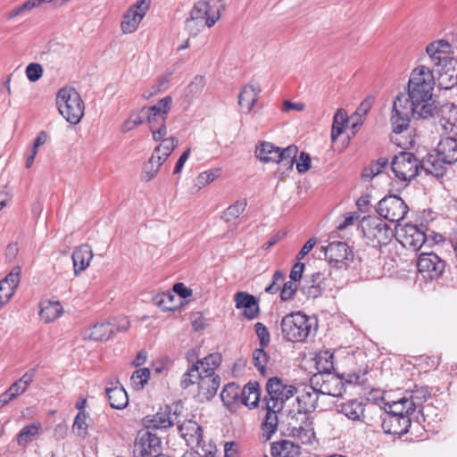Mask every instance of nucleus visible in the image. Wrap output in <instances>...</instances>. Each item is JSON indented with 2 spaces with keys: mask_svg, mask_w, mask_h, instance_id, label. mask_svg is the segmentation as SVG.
Here are the masks:
<instances>
[{
  "mask_svg": "<svg viewBox=\"0 0 457 457\" xmlns=\"http://www.w3.org/2000/svg\"><path fill=\"white\" fill-rule=\"evenodd\" d=\"M435 86L433 71L425 65L416 67L410 77L407 94L400 93L395 100V110L401 112L406 122L411 121V117L418 119H428L434 116V102L432 92ZM397 125L396 129H401Z\"/></svg>",
  "mask_w": 457,
  "mask_h": 457,
  "instance_id": "f257e3e1",
  "label": "nucleus"
},
{
  "mask_svg": "<svg viewBox=\"0 0 457 457\" xmlns=\"http://www.w3.org/2000/svg\"><path fill=\"white\" fill-rule=\"evenodd\" d=\"M318 387L315 385L312 386L308 390H305L301 395L296 398L298 403V412L296 417L293 415L289 426L292 427V434L300 439L303 437H310V433L312 432V421L310 420L309 414L312 412L318 405Z\"/></svg>",
  "mask_w": 457,
  "mask_h": 457,
  "instance_id": "f03ea898",
  "label": "nucleus"
},
{
  "mask_svg": "<svg viewBox=\"0 0 457 457\" xmlns=\"http://www.w3.org/2000/svg\"><path fill=\"white\" fill-rule=\"evenodd\" d=\"M403 404L398 400L385 403L386 412L381 428L386 434L402 436L408 432L412 413L407 412Z\"/></svg>",
  "mask_w": 457,
  "mask_h": 457,
  "instance_id": "7ed1b4c3",
  "label": "nucleus"
},
{
  "mask_svg": "<svg viewBox=\"0 0 457 457\" xmlns=\"http://www.w3.org/2000/svg\"><path fill=\"white\" fill-rule=\"evenodd\" d=\"M56 104L61 115L71 124H78L84 115V102L79 93L72 87L61 88L56 96Z\"/></svg>",
  "mask_w": 457,
  "mask_h": 457,
  "instance_id": "20e7f679",
  "label": "nucleus"
},
{
  "mask_svg": "<svg viewBox=\"0 0 457 457\" xmlns=\"http://www.w3.org/2000/svg\"><path fill=\"white\" fill-rule=\"evenodd\" d=\"M312 320L302 312H291L280 321L282 337L288 342H303L311 333Z\"/></svg>",
  "mask_w": 457,
  "mask_h": 457,
  "instance_id": "39448f33",
  "label": "nucleus"
},
{
  "mask_svg": "<svg viewBox=\"0 0 457 457\" xmlns=\"http://www.w3.org/2000/svg\"><path fill=\"white\" fill-rule=\"evenodd\" d=\"M391 169L395 178L403 182H409L414 179L419 174L420 169L425 170L428 173H433L411 152H400L396 154L392 160Z\"/></svg>",
  "mask_w": 457,
  "mask_h": 457,
  "instance_id": "423d86ee",
  "label": "nucleus"
},
{
  "mask_svg": "<svg viewBox=\"0 0 457 457\" xmlns=\"http://www.w3.org/2000/svg\"><path fill=\"white\" fill-rule=\"evenodd\" d=\"M361 228L370 242L378 245H386L395 236L393 229L378 216H365L361 220Z\"/></svg>",
  "mask_w": 457,
  "mask_h": 457,
  "instance_id": "0eeeda50",
  "label": "nucleus"
},
{
  "mask_svg": "<svg viewBox=\"0 0 457 457\" xmlns=\"http://www.w3.org/2000/svg\"><path fill=\"white\" fill-rule=\"evenodd\" d=\"M266 391L269 398L265 397V403L272 405V408L283 409L285 403L293 397L297 389L293 385L285 384L284 381L273 377L267 381Z\"/></svg>",
  "mask_w": 457,
  "mask_h": 457,
  "instance_id": "6e6552de",
  "label": "nucleus"
},
{
  "mask_svg": "<svg viewBox=\"0 0 457 457\" xmlns=\"http://www.w3.org/2000/svg\"><path fill=\"white\" fill-rule=\"evenodd\" d=\"M409 208L404 201L395 195L383 197L376 206V212L379 217L390 222H399L406 216Z\"/></svg>",
  "mask_w": 457,
  "mask_h": 457,
  "instance_id": "1a4fd4ad",
  "label": "nucleus"
},
{
  "mask_svg": "<svg viewBox=\"0 0 457 457\" xmlns=\"http://www.w3.org/2000/svg\"><path fill=\"white\" fill-rule=\"evenodd\" d=\"M322 249L333 268L346 270L353 261V249L345 242L333 241L327 246H322Z\"/></svg>",
  "mask_w": 457,
  "mask_h": 457,
  "instance_id": "9d476101",
  "label": "nucleus"
},
{
  "mask_svg": "<svg viewBox=\"0 0 457 457\" xmlns=\"http://www.w3.org/2000/svg\"><path fill=\"white\" fill-rule=\"evenodd\" d=\"M162 442L159 436L149 430L138 432L133 449L135 457H157L161 455Z\"/></svg>",
  "mask_w": 457,
  "mask_h": 457,
  "instance_id": "9b49d317",
  "label": "nucleus"
},
{
  "mask_svg": "<svg viewBox=\"0 0 457 457\" xmlns=\"http://www.w3.org/2000/svg\"><path fill=\"white\" fill-rule=\"evenodd\" d=\"M417 267L425 278L434 280L443 277L446 262L435 253H422L418 258Z\"/></svg>",
  "mask_w": 457,
  "mask_h": 457,
  "instance_id": "f8f14e48",
  "label": "nucleus"
},
{
  "mask_svg": "<svg viewBox=\"0 0 457 457\" xmlns=\"http://www.w3.org/2000/svg\"><path fill=\"white\" fill-rule=\"evenodd\" d=\"M151 3L152 0H138L124 12L120 22L123 33L130 34L137 29L138 25L149 11Z\"/></svg>",
  "mask_w": 457,
  "mask_h": 457,
  "instance_id": "ddd939ff",
  "label": "nucleus"
},
{
  "mask_svg": "<svg viewBox=\"0 0 457 457\" xmlns=\"http://www.w3.org/2000/svg\"><path fill=\"white\" fill-rule=\"evenodd\" d=\"M311 382L322 395L339 397L345 392L344 378L338 374L313 375Z\"/></svg>",
  "mask_w": 457,
  "mask_h": 457,
  "instance_id": "4468645a",
  "label": "nucleus"
},
{
  "mask_svg": "<svg viewBox=\"0 0 457 457\" xmlns=\"http://www.w3.org/2000/svg\"><path fill=\"white\" fill-rule=\"evenodd\" d=\"M399 241L404 247H409L417 251L427 241L428 236L421 227L411 223L405 224L399 232Z\"/></svg>",
  "mask_w": 457,
  "mask_h": 457,
  "instance_id": "2eb2a0df",
  "label": "nucleus"
},
{
  "mask_svg": "<svg viewBox=\"0 0 457 457\" xmlns=\"http://www.w3.org/2000/svg\"><path fill=\"white\" fill-rule=\"evenodd\" d=\"M443 130L449 135L457 136V106L453 104H445L435 106L434 116Z\"/></svg>",
  "mask_w": 457,
  "mask_h": 457,
  "instance_id": "dca6fc26",
  "label": "nucleus"
},
{
  "mask_svg": "<svg viewBox=\"0 0 457 457\" xmlns=\"http://www.w3.org/2000/svg\"><path fill=\"white\" fill-rule=\"evenodd\" d=\"M451 45L445 40H438L428 44L426 52L431 62L437 68L449 64H456L457 62L450 56Z\"/></svg>",
  "mask_w": 457,
  "mask_h": 457,
  "instance_id": "f3484780",
  "label": "nucleus"
},
{
  "mask_svg": "<svg viewBox=\"0 0 457 457\" xmlns=\"http://www.w3.org/2000/svg\"><path fill=\"white\" fill-rule=\"evenodd\" d=\"M430 397V392L427 386H415L411 391H406L404 395L398 399L403 403L406 411L413 414L417 408H421L423 403Z\"/></svg>",
  "mask_w": 457,
  "mask_h": 457,
  "instance_id": "a211bd4d",
  "label": "nucleus"
},
{
  "mask_svg": "<svg viewBox=\"0 0 457 457\" xmlns=\"http://www.w3.org/2000/svg\"><path fill=\"white\" fill-rule=\"evenodd\" d=\"M179 404H175L174 406L165 405L164 408H162L161 411L149 420L150 424L148 428L162 429L170 428L174 424L179 423Z\"/></svg>",
  "mask_w": 457,
  "mask_h": 457,
  "instance_id": "6ab92c4d",
  "label": "nucleus"
},
{
  "mask_svg": "<svg viewBox=\"0 0 457 457\" xmlns=\"http://www.w3.org/2000/svg\"><path fill=\"white\" fill-rule=\"evenodd\" d=\"M220 384V378L218 375L201 373L197 394L200 401H210L216 395Z\"/></svg>",
  "mask_w": 457,
  "mask_h": 457,
  "instance_id": "aec40b11",
  "label": "nucleus"
},
{
  "mask_svg": "<svg viewBox=\"0 0 457 457\" xmlns=\"http://www.w3.org/2000/svg\"><path fill=\"white\" fill-rule=\"evenodd\" d=\"M210 4L206 1H199L195 3L190 11V16L187 19L186 23L189 24L191 21H201L211 28L220 18V12L217 11L216 16H210Z\"/></svg>",
  "mask_w": 457,
  "mask_h": 457,
  "instance_id": "412c9836",
  "label": "nucleus"
},
{
  "mask_svg": "<svg viewBox=\"0 0 457 457\" xmlns=\"http://www.w3.org/2000/svg\"><path fill=\"white\" fill-rule=\"evenodd\" d=\"M457 136L441 138L436 146L438 159L447 164L457 162Z\"/></svg>",
  "mask_w": 457,
  "mask_h": 457,
  "instance_id": "4be33fe9",
  "label": "nucleus"
},
{
  "mask_svg": "<svg viewBox=\"0 0 457 457\" xmlns=\"http://www.w3.org/2000/svg\"><path fill=\"white\" fill-rule=\"evenodd\" d=\"M178 430L188 445L198 446L203 441V429L200 425L191 420L177 423Z\"/></svg>",
  "mask_w": 457,
  "mask_h": 457,
  "instance_id": "5701e85b",
  "label": "nucleus"
},
{
  "mask_svg": "<svg viewBox=\"0 0 457 457\" xmlns=\"http://www.w3.org/2000/svg\"><path fill=\"white\" fill-rule=\"evenodd\" d=\"M237 309H245L244 316L249 320L255 319L259 312L258 300L253 295L246 292H238L235 295Z\"/></svg>",
  "mask_w": 457,
  "mask_h": 457,
  "instance_id": "b1692460",
  "label": "nucleus"
},
{
  "mask_svg": "<svg viewBox=\"0 0 457 457\" xmlns=\"http://www.w3.org/2000/svg\"><path fill=\"white\" fill-rule=\"evenodd\" d=\"M325 275L322 272H314L304 280L302 292L308 298L315 299L322 295L326 289Z\"/></svg>",
  "mask_w": 457,
  "mask_h": 457,
  "instance_id": "393cba45",
  "label": "nucleus"
},
{
  "mask_svg": "<svg viewBox=\"0 0 457 457\" xmlns=\"http://www.w3.org/2000/svg\"><path fill=\"white\" fill-rule=\"evenodd\" d=\"M264 409L266 411L263 421L262 423V437L268 441L276 433L278 429L279 413L283 409L272 408V405L269 403H265Z\"/></svg>",
  "mask_w": 457,
  "mask_h": 457,
  "instance_id": "a878e982",
  "label": "nucleus"
},
{
  "mask_svg": "<svg viewBox=\"0 0 457 457\" xmlns=\"http://www.w3.org/2000/svg\"><path fill=\"white\" fill-rule=\"evenodd\" d=\"M261 88L258 84L245 85L238 96V104L245 113H249L257 103Z\"/></svg>",
  "mask_w": 457,
  "mask_h": 457,
  "instance_id": "bb28decb",
  "label": "nucleus"
},
{
  "mask_svg": "<svg viewBox=\"0 0 457 457\" xmlns=\"http://www.w3.org/2000/svg\"><path fill=\"white\" fill-rule=\"evenodd\" d=\"M72 262L74 268V274L78 275L79 272L85 270L89 265L93 258L91 246L87 244H82L76 247L72 253Z\"/></svg>",
  "mask_w": 457,
  "mask_h": 457,
  "instance_id": "cd10ccee",
  "label": "nucleus"
},
{
  "mask_svg": "<svg viewBox=\"0 0 457 457\" xmlns=\"http://www.w3.org/2000/svg\"><path fill=\"white\" fill-rule=\"evenodd\" d=\"M255 156L263 163H278L279 147L270 142L262 141L255 147Z\"/></svg>",
  "mask_w": 457,
  "mask_h": 457,
  "instance_id": "c85d7f7f",
  "label": "nucleus"
},
{
  "mask_svg": "<svg viewBox=\"0 0 457 457\" xmlns=\"http://www.w3.org/2000/svg\"><path fill=\"white\" fill-rule=\"evenodd\" d=\"M366 403L357 399L348 400L339 405V411L353 421L363 420V411Z\"/></svg>",
  "mask_w": 457,
  "mask_h": 457,
  "instance_id": "c756f323",
  "label": "nucleus"
},
{
  "mask_svg": "<svg viewBox=\"0 0 457 457\" xmlns=\"http://www.w3.org/2000/svg\"><path fill=\"white\" fill-rule=\"evenodd\" d=\"M386 410L374 403L367 402L363 411V420L361 422L370 427L380 426L385 415Z\"/></svg>",
  "mask_w": 457,
  "mask_h": 457,
  "instance_id": "7c9ffc66",
  "label": "nucleus"
},
{
  "mask_svg": "<svg viewBox=\"0 0 457 457\" xmlns=\"http://www.w3.org/2000/svg\"><path fill=\"white\" fill-rule=\"evenodd\" d=\"M114 326L115 323L112 322L111 320L96 323L90 328L87 337L94 341H106L114 335Z\"/></svg>",
  "mask_w": 457,
  "mask_h": 457,
  "instance_id": "2f4dec72",
  "label": "nucleus"
},
{
  "mask_svg": "<svg viewBox=\"0 0 457 457\" xmlns=\"http://www.w3.org/2000/svg\"><path fill=\"white\" fill-rule=\"evenodd\" d=\"M105 394L112 409L121 410L129 403L127 392L121 386L107 387Z\"/></svg>",
  "mask_w": 457,
  "mask_h": 457,
  "instance_id": "473e14b6",
  "label": "nucleus"
},
{
  "mask_svg": "<svg viewBox=\"0 0 457 457\" xmlns=\"http://www.w3.org/2000/svg\"><path fill=\"white\" fill-rule=\"evenodd\" d=\"M300 447L289 440H281L270 445V453L273 457H295L299 454Z\"/></svg>",
  "mask_w": 457,
  "mask_h": 457,
  "instance_id": "72a5a7b5",
  "label": "nucleus"
},
{
  "mask_svg": "<svg viewBox=\"0 0 457 457\" xmlns=\"http://www.w3.org/2000/svg\"><path fill=\"white\" fill-rule=\"evenodd\" d=\"M438 86L445 89H450L457 84V69L455 64H447L437 69Z\"/></svg>",
  "mask_w": 457,
  "mask_h": 457,
  "instance_id": "f704fd0d",
  "label": "nucleus"
},
{
  "mask_svg": "<svg viewBox=\"0 0 457 457\" xmlns=\"http://www.w3.org/2000/svg\"><path fill=\"white\" fill-rule=\"evenodd\" d=\"M261 397L260 384L257 381H249L243 387V404L254 408L258 405Z\"/></svg>",
  "mask_w": 457,
  "mask_h": 457,
  "instance_id": "c9c22d12",
  "label": "nucleus"
},
{
  "mask_svg": "<svg viewBox=\"0 0 457 457\" xmlns=\"http://www.w3.org/2000/svg\"><path fill=\"white\" fill-rule=\"evenodd\" d=\"M36 373V368H32L26 371L20 379L10 386L8 388L9 392L12 393L15 398L23 394L33 382Z\"/></svg>",
  "mask_w": 457,
  "mask_h": 457,
  "instance_id": "e433bc0d",
  "label": "nucleus"
},
{
  "mask_svg": "<svg viewBox=\"0 0 457 457\" xmlns=\"http://www.w3.org/2000/svg\"><path fill=\"white\" fill-rule=\"evenodd\" d=\"M221 361V354L213 353L197 361L195 364L199 366L201 373L215 374V370L220 365Z\"/></svg>",
  "mask_w": 457,
  "mask_h": 457,
  "instance_id": "4c0bfd02",
  "label": "nucleus"
},
{
  "mask_svg": "<svg viewBox=\"0 0 457 457\" xmlns=\"http://www.w3.org/2000/svg\"><path fill=\"white\" fill-rule=\"evenodd\" d=\"M178 145V139L174 137L163 138L162 143L155 147L153 154L162 162H164Z\"/></svg>",
  "mask_w": 457,
  "mask_h": 457,
  "instance_id": "58836bf2",
  "label": "nucleus"
},
{
  "mask_svg": "<svg viewBox=\"0 0 457 457\" xmlns=\"http://www.w3.org/2000/svg\"><path fill=\"white\" fill-rule=\"evenodd\" d=\"M348 123V115L345 109H338L333 118L331 129V140L335 142L337 138L343 133Z\"/></svg>",
  "mask_w": 457,
  "mask_h": 457,
  "instance_id": "ea45409f",
  "label": "nucleus"
},
{
  "mask_svg": "<svg viewBox=\"0 0 457 457\" xmlns=\"http://www.w3.org/2000/svg\"><path fill=\"white\" fill-rule=\"evenodd\" d=\"M62 310L59 302L48 301L41 304L39 315L46 322H51L60 316Z\"/></svg>",
  "mask_w": 457,
  "mask_h": 457,
  "instance_id": "a19ab883",
  "label": "nucleus"
},
{
  "mask_svg": "<svg viewBox=\"0 0 457 457\" xmlns=\"http://www.w3.org/2000/svg\"><path fill=\"white\" fill-rule=\"evenodd\" d=\"M333 353H330L328 351L320 353L316 358V368L318 370V373L316 375L333 373Z\"/></svg>",
  "mask_w": 457,
  "mask_h": 457,
  "instance_id": "79ce46f5",
  "label": "nucleus"
},
{
  "mask_svg": "<svg viewBox=\"0 0 457 457\" xmlns=\"http://www.w3.org/2000/svg\"><path fill=\"white\" fill-rule=\"evenodd\" d=\"M162 163L156 158L155 154H152L151 158L144 165L141 179L145 182L152 180L158 173Z\"/></svg>",
  "mask_w": 457,
  "mask_h": 457,
  "instance_id": "37998d69",
  "label": "nucleus"
},
{
  "mask_svg": "<svg viewBox=\"0 0 457 457\" xmlns=\"http://www.w3.org/2000/svg\"><path fill=\"white\" fill-rule=\"evenodd\" d=\"M374 104L373 96H367L358 106L354 113L352 115V119L355 120L353 124V128L356 129L357 125H361L363 122L362 118L367 115V113L371 109Z\"/></svg>",
  "mask_w": 457,
  "mask_h": 457,
  "instance_id": "c03bdc74",
  "label": "nucleus"
},
{
  "mask_svg": "<svg viewBox=\"0 0 457 457\" xmlns=\"http://www.w3.org/2000/svg\"><path fill=\"white\" fill-rule=\"evenodd\" d=\"M247 205L246 199L237 200L229 205L222 213L221 219L229 222L237 218L245 211Z\"/></svg>",
  "mask_w": 457,
  "mask_h": 457,
  "instance_id": "a18cd8bd",
  "label": "nucleus"
},
{
  "mask_svg": "<svg viewBox=\"0 0 457 457\" xmlns=\"http://www.w3.org/2000/svg\"><path fill=\"white\" fill-rule=\"evenodd\" d=\"M205 86V79L204 76L197 75L186 88V97L190 101L197 97Z\"/></svg>",
  "mask_w": 457,
  "mask_h": 457,
  "instance_id": "49530a36",
  "label": "nucleus"
},
{
  "mask_svg": "<svg viewBox=\"0 0 457 457\" xmlns=\"http://www.w3.org/2000/svg\"><path fill=\"white\" fill-rule=\"evenodd\" d=\"M150 378V370L148 368H142L135 370L130 378L133 388L136 390H142L147 384Z\"/></svg>",
  "mask_w": 457,
  "mask_h": 457,
  "instance_id": "de8ad7c7",
  "label": "nucleus"
},
{
  "mask_svg": "<svg viewBox=\"0 0 457 457\" xmlns=\"http://www.w3.org/2000/svg\"><path fill=\"white\" fill-rule=\"evenodd\" d=\"M45 2L44 0H27L22 4L17 6L9 12L6 15L8 20H12L17 16L24 15L27 12H30L33 8H36Z\"/></svg>",
  "mask_w": 457,
  "mask_h": 457,
  "instance_id": "09e8293b",
  "label": "nucleus"
},
{
  "mask_svg": "<svg viewBox=\"0 0 457 457\" xmlns=\"http://www.w3.org/2000/svg\"><path fill=\"white\" fill-rule=\"evenodd\" d=\"M201 371L199 370V366L195 363H193L190 368L184 373L182 380L180 382V386L183 389H187L190 386L194 385L195 382L198 383L200 380Z\"/></svg>",
  "mask_w": 457,
  "mask_h": 457,
  "instance_id": "8fccbe9b",
  "label": "nucleus"
},
{
  "mask_svg": "<svg viewBox=\"0 0 457 457\" xmlns=\"http://www.w3.org/2000/svg\"><path fill=\"white\" fill-rule=\"evenodd\" d=\"M269 358V355L262 347L255 349L253 352V365L262 376H266V365L268 363Z\"/></svg>",
  "mask_w": 457,
  "mask_h": 457,
  "instance_id": "3c124183",
  "label": "nucleus"
},
{
  "mask_svg": "<svg viewBox=\"0 0 457 457\" xmlns=\"http://www.w3.org/2000/svg\"><path fill=\"white\" fill-rule=\"evenodd\" d=\"M297 153L298 148L295 145H290L286 148L279 147V162H285V165H287L289 169H292Z\"/></svg>",
  "mask_w": 457,
  "mask_h": 457,
  "instance_id": "603ef678",
  "label": "nucleus"
},
{
  "mask_svg": "<svg viewBox=\"0 0 457 457\" xmlns=\"http://www.w3.org/2000/svg\"><path fill=\"white\" fill-rule=\"evenodd\" d=\"M141 113L145 116L150 127H152L154 124L158 125L161 122H164L167 119V116H162V114L159 112V110L155 109V107L145 106L141 109Z\"/></svg>",
  "mask_w": 457,
  "mask_h": 457,
  "instance_id": "864d4df0",
  "label": "nucleus"
},
{
  "mask_svg": "<svg viewBox=\"0 0 457 457\" xmlns=\"http://www.w3.org/2000/svg\"><path fill=\"white\" fill-rule=\"evenodd\" d=\"M220 169H212L200 173L195 179V187L202 188L212 182L220 174Z\"/></svg>",
  "mask_w": 457,
  "mask_h": 457,
  "instance_id": "5fc2aeb1",
  "label": "nucleus"
},
{
  "mask_svg": "<svg viewBox=\"0 0 457 457\" xmlns=\"http://www.w3.org/2000/svg\"><path fill=\"white\" fill-rule=\"evenodd\" d=\"M237 386L236 383H228L220 393L221 401L228 408H231L235 404L236 395L234 393L237 390Z\"/></svg>",
  "mask_w": 457,
  "mask_h": 457,
  "instance_id": "6e6d98bb",
  "label": "nucleus"
},
{
  "mask_svg": "<svg viewBox=\"0 0 457 457\" xmlns=\"http://www.w3.org/2000/svg\"><path fill=\"white\" fill-rule=\"evenodd\" d=\"M387 163L388 160L386 158H379L375 163L363 170L362 176L372 179L379 174L386 167Z\"/></svg>",
  "mask_w": 457,
  "mask_h": 457,
  "instance_id": "4d7b16f0",
  "label": "nucleus"
},
{
  "mask_svg": "<svg viewBox=\"0 0 457 457\" xmlns=\"http://www.w3.org/2000/svg\"><path fill=\"white\" fill-rule=\"evenodd\" d=\"M87 413L86 411H79L73 422V429L78 431L79 436H85L87 434Z\"/></svg>",
  "mask_w": 457,
  "mask_h": 457,
  "instance_id": "13d9d810",
  "label": "nucleus"
},
{
  "mask_svg": "<svg viewBox=\"0 0 457 457\" xmlns=\"http://www.w3.org/2000/svg\"><path fill=\"white\" fill-rule=\"evenodd\" d=\"M402 118H404L401 112H396L395 110V104H393V110H392V116H391V125L393 129V132L395 134H400L403 130L407 129L409 127L410 121L406 122V125L404 127H401V129H396L397 125H403V120Z\"/></svg>",
  "mask_w": 457,
  "mask_h": 457,
  "instance_id": "bf43d9fd",
  "label": "nucleus"
},
{
  "mask_svg": "<svg viewBox=\"0 0 457 457\" xmlns=\"http://www.w3.org/2000/svg\"><path fill=\"white\" fill-rule=\"evenodd\" d=\"M256 335L260 340L261 347L264 348L269 345L270 341V332L268 331L266 326L262 322H257L254 325Z\"/></svg>",
  "mask_w": 457,
  "mask_h": 457,
  "instance_id": "052dcab7",
  "label": "nucleus"
},
{
  "mask_svg": "<svg viewBox=\"0 0 457 457\" xmlns=\"http://www.w3.org/2000/svg\"><path fill=\"white\" fill-rule=\"evenodd\" d=\"M285 278V274L281 270H276L272 276V282L265 287V292L270 295H274L280 290V285L278 282H282Z\"/></svg>",
  "mask_w": 457,
  "mask_h": 457,
  "instance_id": "680f3d73",
  "label": "nucleus"
},
{
  "mask_svg": "<svg viewBox=\"0 0 457 457\" xmlns=\"http://www.w3.org/2000/svg\"><path fill=\"white\" fill-rule=\"evenodd\" d=\"M26 75L29 81H37L43 75L42 66L36 62L29 63L26 68Z\"/></svg>",
  "mask_w": 457,
  "mask_h": 457,
  "instance_id": "e2e57ef3",
  "label": "nucleus"
},
{
  "mask_svg": "<svg viewBox=\"0 0 457 457\" xmlns=\"http://www.w3.org/2000/svg\"><path fill=\"white\" fill-rule=\"evenodd\" d=\"M280 289H281L280 299L283 302H287L288 300L293 299V297L297 290V287H296L295 281L290 280V281L284 283L283 287L282 288L280 287Z\"/></svg>",
  "mask_w": 457,
  "mask_h": 457,
  "instance_id": "0e129e2a",
  "label": "nucleus"
},
{
  "mask_svg": "<svg viewBox=\"0 0 457 457\" xmlns=\"http://www.w3.org/2000/svg\"><path fill=\"white\" fill-rule=\"evenodd\" d=\"M173 296L170 294H161L157 295L153 298L155 305L161 307L163 310L171 311L173 307L170 304L172 302Z\"/></svg>",
  "mask_w": 457,
  "mask_h": 457,
  "instance_id": "69168bd1",
  "label": "nucleus"
},
{
  "mask_svg": "<svg viewBox=\"0 0 457 457\" xmlns=\"http://www.w3.org/2000/svg\"><path fill=\"white\" fill-rule=\"evenodd\" d=\"M37 427L35 425L25 426L18 434V441L20 444L22 442H28L31 436L37 433Z\"/></svg>",
  "mask_w": 457,
  "mask_h": 457,
  "instance_id": "338daca9",
  "label": "nucleus"
},
{
  "mask_svg": "<svg viewBox=\"0 0 457 457\" xmlns=\"http://www.w3.org/2000/svg\"><path fill=\"white\" fill-rule=\"evenodd\" d=\"M311 168V156L309 154L302 152L299 160L296 162V170L299 173H304Z\"/></svg>",
  "mask_w": 457,
  "mask_h": 457,
  "instance_id": "774afa93",
  "label": "nucleus"
}]
</instances>
